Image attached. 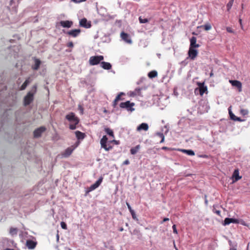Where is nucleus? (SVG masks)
<instances>
[{"label":"nucleus","instance_id":"f257e3e1","mask_svg":"<svg viewBox=\"0 0 250 250\" xmlns=\"http://www.w3.org/2000/svg\"><path fill=\"white\" fill-rule=\"evenodd\" d=\"M65 119L70 123L69 128L74 130L76 128V125L79 123V118L73 112H70L65 116Z\"/></svg>","mask_w":250,"mask_h":250},{"label":"nucleus","instance_id":"f03ea898","mask_svg":"<svg viewBox=\"0 0 250 250\" xmlns=\"http://www.w3.org/2000/svg\"><path fill=\"white\" fill-rule=\"evenodd\" d=\"M37 86L34 85L33 86L32 90L29 91L24 98V104L27 106L31 104L34 98V94L36 93Z\"/></svg>","mask_w":250,"mask_h":250},{"label":"nucleus","instance_id":"7ed1b4c3","mask_svg":"<svg viewBox=\"0 0 250 250\" xmlns=\"http://www.w3.org/2000/svg\"><path fill=\"white\" fill-rule=\"evenodd\" d=\"M197 85L198 87L195 89L194 93L195 95L202 96L205 92L207 91V86L205 85L204 83L198 82Z\"/></svg>","mask_w":250,"mask_h":250},{"label":"nucleus","instance_id":"20e7f679","mask_svg":"<svg viewBox=\"0 0 250 250\" xmlns=\"http://www.w3.org/2000/svg\"><path fill=\"white\" fill-rule=\"evenodd\" d=\"M134 105L135 104L134 103H131L129 101L121 103L120 104V107L121 108L125 109L127 111L130 112H132L135 110V108L133 107Z\"/></svg>","mask_w":250,"mask_h":250},{"label":"nucleus","instance_id":"39448f33","mask_svg":"<svg viewBox=\"0 0 250 250\" xmlns=\"http://www.w3.org/2000/svg\"><path fill=\"white\" fill-rule=\"evenodd\" d=\"M103 60L104 57L101 55L92 56L89 59V62L91 65H95L99 64Z\"/></svg>","mask_w":250,"mask_h":250},{"label":"nucleus","instance_id":"423d86ee","mask_svg":"<svg viewBox=\"0 0 250 250\" xmlns=\"http://www.w3.org/2000/svg\"><path fill=\"white\" fill-rule=\"evenodd\" d=\"M108 138L106 136H104L100 140V144L101 146V147L104 148L106 151H109V150L112 148V146H107V141Z\"/></svg>","mask_w":250,"mask_h":250},{"label":"nucleus","instance_id":"0eeeda50","mask_svg":"<svg viewBox=\"0 0 250 250\" xmlns=\"http://www.w3.org/2000/svg\"><path fill=\"white\" fill-rule=\"evenodd\" d=\"M142 88H136L134 91H130L128 94L130 97H134L135 96L142 97L143 95L141 93Z\"/></svg>","mask_w":250,"mask_h":250},{"label":"nucleus","instance_id":"6e6552de","mask_svg":"<svg viewBox=\"0 0 250 250\" xmlns=\"http://www.w3.org/2000/svg\"><path fill=\"white\" fill-rule=\"evenodd\" d=\"M103 180V177L102 176H101L94 184L90 186V187L89 188V191L94 190V189L98 188L102 183Z\"/></svg>","mask_w":250,"mask_h":250},{"label":"nucleus","instance_id":"1a4fd4ad","mask_svg":"<svg viewBox=\"0 0 250 250\" xmlns=\"http://www.w3.org/2000/svg\"><path fill=\"white\" fill-rule=\"evenodd\" d=\"M103 180V177L102 176H101L94 184L90 186V187L89 188V191L94 190V189L98 188L102 183Z\"/></svg>","mask_w":250,"mask_h":250},{"label":"nucleus","instance_id":"9d476101","mask_svg":"<svg viewBox=\"0 0 250 250\" xmlns=\"http://www.w3.org/2000/svg\"><path fill=\"white\" fill-rule=\"evenodd\" d=\"M46 128L44 126H41L35 129L34 131V136L35 138H39L41 136L42 134L44 132Z\"/></svg>","mask_w":250,"mask_h":250},{"label":"nucleus","instance_id":"9b49d317","mask_svg":"<svg viewBox=\"0 0 250 250\" xmlns=\"http://www.w3.org/2000/svg\"><path fill=\"white\" fill-rule=\"evenodd\" d=\"M229 82L231 84L238 88L239 92L242 91V83L237 80H229Z\"/></svg>","mask_w":250,"mask_h":250},{"label":"nucleus","instance_id":"f8f14e48","mask_svg":"<svg viewBox=\"0 0 250 250\" xmlns=\"http://www.w3.org/2000/svg\"><path fill=\"white\" fill-rule=\"evenodd\" d=\"M198 54V51L196 49H194V48L189 47L188 54L189 57L192 60H194L195 58L196 57Z\"/></svg>","mask_w":250,"mask_h":250},{"label":"nucleus","instance_id":"ddd939ff","mask_svg":"<svg viewBox=\"0 0 250 250\" xmlns=\"http://www.w3.org/2000/svg\"><path fill=\"white\" fill-rule=\"evenodd\" d=\"M80 25L82 27L89 28L91 27V23L90 21H88L86 19L83 18L81 19L80 21Z\"/></svg>","mask_w":250,"mask_h":250},{"label":"nucleus","instance_id":"4468645a","mask_svg":"<svg viewBox=\"0 0 250 250\" xmlns=\"http://www.w3.org/2000/svg\"><path fill=\"white\" fill-rule=\"evenodd\" d=\"M121 38L124 42L126 43L130 44L132 43V41L129 35L128 34L125 33L124 32H122L121 33Z\"/></svg>","mask_w":250,"mask_h":250},{"label":"nucleus","instance_id":"2eb2a0df","mask_svg":"<svg viewBox=\"0 0 250 250\" xmlns=\"http://www.w3.org/2000/svg\"><path fill=\"white\" fill-rule=\"evenodd\" d=\"M75 148V147H73V146L67 148L62 153V157L65 158L69 157Z\"/></svg>","mask_w":250,"mask_h":250},{"label":"nucleus","instance_id":"dca6fc26","mask_svg":"<svg viewBox=\"0 0 250 250\" xmlns=\"http://www.w3.org/2000/svg\"><path fill=\"white\" fill-rule=\"evenodd\" d=\"M238 220L233 218H226L223 223V226L229 225L230 223H238Z\"/></svg>","mask_w":250,"mask_h":250},{"label":"nucleus","instance_id":"f3484780","mask_svg":"<svg viewBox=\"0 0 250 250\" xmlns=\"http://www.w3.org/2000/svg\"><path fill=\"white\" fill-rule=\"evenodd\" d=\"M34 64L32 65V68L34 70H37L39 69L41 64V61L35 57L33 58Z\"/></svg>","mask_w":250,"mask_h":250},{"label":"nucleus","instance_id":"a211bd4d","mask_svg":"<svg viewBox=\"0 0 250 250\" xmlns=\"http://www.w3.org/2000/svg\"><path fill=\"white\" fill-rule=\"evenodd\" d=\"M232 178L233 179V183L236 182L242 178V176H239L238 169L234 170L232 175Z\"/></svg>","mask_w":250,"mask_h":250},{"label":"nucleus","instance_id":"6ab92c4d","mask_svg":"<svg viewBox=\"0 0 250 250\" xmlns=\"http://www.w3.org/2000/svg\"><path fill=\"white\" fill-rule=\"evenodd\" d=\"M81 33V30L80 29H73L68 31L66 34L73 37H78Z\"/></svg>","mask_w":250,"mask_h":250},{"label":"nucleus","instance_id":"aec40b11","mask_svg":"<svg viewBox=\"0 0 250 250\" xmlns=\"http://www.w3.org/2000/svg\"><path fill=\"white\" fill-rule=\"evenodd\" d=\"M60 24L63 27L70 28L73 25V22L69 21H62L60 22Z\"/></svg>","mask_w":250,"mask_h":250},{"label":"nucleus","instance_id":"412c9836","mask_svg":"<svg viewBox=\"0 0 250 250\" xmlns=\"http://www.w3.org/2000/svg\"><path fill=\"white\" fill-rule=\"evenodd\" d=\"M37 243L34 241L31 240H28L26 241V247L30 250L34 249L36 246Z\"/></svg>","mask_w":250,"mask_h":250},{"label":"nucleus","instance_id":"4be33fe9","mask_svg":"<svg viewBox=\"0 0 250 250\" xmlns=\"http://www.w3.org/2000/svg\"><path fill=\"white\" fill-rule=\"evenodd\" d=\"M148 129V125L146 123H142L137 128V131H147Z\"/></svg>","mask_w":250,"mask_h":250},{"label":"nucleus","instance_id":"5701e85b","mask_svg":"<svg viewBox=\"0 0 250 250\" xmlns=\"http://www.w3.org/2000/svg\"><path fill=\"white\" fill-rule=\"evenodd\" d=\"M199 47V45L196 43V38L192 37L190 39V47L196 48Z\"/></svg>","mask_w":250,"mask_h":250},{"label":"nucleus","instance_id":"b1692460","mask_svg":"<svg viewBox=\"0 0 250 250\" xmlns=\"http://www.w3.org/2000/svg\"><path fill=\"white\" fill-rule=\"evenodd\" d=\"M126 206L127 207V208L128 209V210H129L131 214V216H132V218L134 219V220H137L138 221V219L137 218V216H136V215L135 214V211H134L133 209H132V208L131 207L130 205H129V204L127 202L126 203Z\"/></svg>","mask_w":250,"mask_h":250},{"label":"nucleus","instance_id":"393cba45","mask_svg":"<svg viewBox=\"0 0 250 250\" xmlns=\"http://www.w3.org/2000/svg\"><path fill=\"white\" fill-rule=\"evenodd\" d=\"M8 241L7 238L0 239V248H5L7 247Z\"/></svg>","mask_w":250,"mask_h":250},{"label":"nucleus","instance_id":"a878e982","mask_svg":"<svg viewBox=\"0 0 250 250\" xmlns=\"http://www.w3.org/2000/svg\"><path fill=\"white\" fill-rule=\"evenodd\" d=\"M101 67L105 70H109L111 68V64L109 62H101Z\"/></svg>","mask_w":250,"mask_h":250},{"label":"nucleus","instance_id":"bb28decb","mask_svg":"<svg viewBox=\"0 0 250 250\" xmlns=\"http://www.w3.org/2000/svg\"><path fill=\"white\" fill-rule=\"evenodd\" d=\"M179 150L189 156H194L195 155L194 151L191 149H180Z\"/></svg>","mask_w":250,"mask_h":250},{"label":"nucleus","instance_id":"cd10ccee","mask_svg":"<svg viewBox=\"0 0 250 250\" xmlns=\"http://www.w3.org/2000/svg\"><path fill=\"white\" fill-rule=\"evenodd\" d=\"M75 133L78 139H83L84 138V134L80 131H76Z\"/></svg>","mask_w":250,"mask_h":250},{"label":"nucleus","instance_id":"c85d7f7f","mask_svg":"<svg viewBox=\"0 0 250 250\" xmlns=\"http://www.w3.org/2000/svg\"><path fill=\"white\" fill-rule=\"evenodd\" d=\"M140 148V146L137 145L135 147H132L130 149V153L132 155L136 154Z\"/></svg>","mask_w":250,"mask_h":250},{"label":"nucleus","instance_id":"c756f323","mask_svg":"<svg viewBox=\"0 0 250 250\" xmlns=\"http://www.w3.org/2000/svg\"><path fill=\"white\" fill-rule=\"evenodd\" d=\"M29 83H30L29 78H28L25 81V82L23 83L21 85V86L20 88V89L21 90H24L26 88V87H27V86L28 85V84Z\"/></svg>","mask_w":250,"mask_h":250},{"label":"nucleus","instance_id":"7c9ffc66","mask_svg":"<svg viewBox=\"0 0 250 250\" xmlns=\"http://www.w3.org/2000/svg\"><path fill=\"white\" fill-rule=\"evenodd\" d=\"M157 76V72L155 70H153L150 72H149L148 73V76L150 78H153Z\"/></svg>","mask_w":250,"mask_h":250},{"label":"nucleus","instance_id":"2f4dec72","mask_svg":"<svg viewBox=\"0 0 250 250\" xmlns=\"http://www.w3.org/2000/svg\"><path fill=\"white\" fill-rule=\"evenodd\" d=\"M104 131L110 136H111L112 138H114L113 131L109 128H105Z\"/></svg>","mask_w":250,"mask_h":250},{"label":"nucleus","instance_id":"473e14b6","mask_svg":"<svg viewBox=\"0 0 250 250\" xmlns=\"http://www.w3.org/2000/svg\"><path fill=\"white\" fill-rule=\"evenodd\" d=\"M228 110H229V116H230V118L231 120L234 121V120H235L234 119L235 118L236 116L232 113V112L231 111V106L229 107Z\"/></svg>","mask_w":250,"mask_h":250},{"label":"nucleus","instance_id":"72a5a7b5","mask_svg":"<svg viewBox=\"0 0 250 250\" xmlns=\"http://www.w3.org/2000/svg\"><path fill=\"white\" fill-rule=\"evenodd\" d=\"M125 94L124 92H120L116 97L115 99V102H118L120 100H121V96L122 95H125Z\"/></svg>","mask_w":250,"mask_h":250},{"label":"nucleus","instance_id":"f704fd0d","mask_svg":"<svg viewBox=\"0 0 250 250\" xmlns=\"http://www.w3.org/2000/svg\"><path fill=\"white\" fill-rule=\"evenodd\" d=\"M9 232L12 235H16L17 234V229L15 228H11Z\"/></svg>","mask_w":250,"mask_h":250},{"label":"nucleus","instance_id":"c9c22d12","mask_svg":"<svg viewBox=\"0 0 250 250\" xmlns=\"http://www.w3.org/2000/svg\"><path fill=\"white\" fill-rule=\"evenodd\" d=\"M139 22L141 23H146L148 22V20L147 19H146V18H142L141 17H140L139 18Z\"/></svg>","mask_w":250,"mask_h":250},{"label":"nucleus","instance_id":"e433bc0d","mask_svg":"<svg viewBox=\"0 0 250 250\" xmlns=\"http://www.w3.org/2000/svg\"><path fill=\"white\" fill-rule=\"evenodd\" d=\"M203 26L204 27L205 30H206L207 31L209 30L211 28V26L209 23L206 24Z\"/></svg>","mask_w":250,"mask_h":250},{"label":"nucleus","instance_id":"4c0bfd02","mask_svg":"<svg viewBox=\"0 0 250 250\" xmlns=\"http://www.w3.org/2000/svg\"><path fill=\"white\" fill-rule=\"evenodd\" d=\"M61 226L62 228L64 229H67V225H66V223L64 222H62L61 223Z\"/></svg>","mask_w":250,"mask_h":250},{"label":"nucleus","instance_id":"58836bf2","mask_svg":"<svg viewBox=\"0 0 250 250\" xmlns=\"http://www.w3.org/2000/svg\"><path fill=\"white\" fill-rule=\"evenodd\" d=\"M232 4H233L231 3V2H229V3L227 4V7L228 11H229L231 9Z\"/></svg>","mask_w":250,"mask_h":250},{"label":"nucleus","instance_id":"ea45409f","mask_svg":"<svg viewBox=\"0 0 250 250\" xmlns=\"http://www.w3.org/2000/svg\"><path fill=\"white\" fill-rule=\"evenodd\" d=\"M172 229H173V233H174L175 234H177L178 233V231H177V230L176 229V225H173L172 226Z\"/></svg>","mask_w":250,"mask_h":250},{"label":"nucleus","instance_id":"a19ab883","mask_svg":"<svg viewBox=\"0 0 250 250\" xmlns=\"http://www.w3.org/2000/svg\"><path fill=\"white\" fill-rule=\"evenodd\" d=\"M226 30L229 33H234V31L229 27H227Z\"/></svg>","mask_w":250,"mask_h":250},{"label":"nucleus","instance_id":"79ce46f5","mask_svg":"<svg viewBox=\"0 0 250 250\" xmlns=\"http://www.w3.org/2000/svg\"><path fill=\"white\" fill-rule=\"evenodd\" d=\"M156 135L160 137L161 138H163V137H165L163 133L161 132H157Z\"/></svg>","mask_w":250,"mask_h":250},{"label":"nucleus","instance_id":"37998d69","mask_svg":"<svg viewBox=\"0 0 250 250\" xmlns=\"http://www.w3.org/2000/svg\"><path fill=\"white\" fill-rule=\"evenodd\" d=\"M198 157L200 158H208V155H207L206 154L199 155L198 156Z\"/></svg>","mask_w":250,"mask_h":250},{"label":"nucleus","instance_id":"c03bdc74","mask_svg":"<svg viewBox=\"0 0 250 250\" xmlns=\"http://www.w3.org/2000/svg\"><path fill=\"white\" fill-rule=\"evenodd\" d=\"M78 108L81 111V114H83V109L82 106L81 105H79Z\"/></svg>","mask_w":250,"mask_h":250},{"label":"nucleus","instance_id":"a18cd8bd","mask_svg":"<svg viewBox=\"0 0 250 250\" xmlns=\"http://www.w3.org/2000/svg\"><path fill=\"white\" fill-rule=\"evenodd\" d=\"M67 46L69 47H73V43L71 42H69L68 43H67Z\"/></svg>","mask_w":250,"mask_h":250},{"label":"nucleus","instance_id":"49530a36","mask_svg":"<svg viewBox=\"0 0 250 250\" xmlns=\"http://www.w3.org/2000/svg\"><path fill=\"white\" fill-rule=\"evenodd\" d=\"M123 164L125 165H127L129 164V161L128 160H126L123 162Z\"/></svg>","mask_w":250,"mask_h":250},{"label":"nucleus","instance_id":"de8ad7c7","mask_svg":"<svg viewBox=\"0 0 250 250\" xmlns=\"http://www.w3.org/2000/svg\"><path fill=\"white\" fill-rule=\"evenodd\" d=\"M117 102H115V99L113 102L112 105L114 107H115L117 105Z\"/></svg>","mask_w":250,"mask_h":250},{"label":"nucleus","instance_id":"09e8293b","mask_svg":"<svg viewBox=\"0 0 250 250\" xmlns=\"http://www.w3.org/2000/svg\"><path fill=\"white\" fill-rule=\"evenodd\" d=\"M111 142H113V143H115L116 145H118L119 144V141H117V140H113L111 141Z\"/></svg>","mask_w":250,"mask_h":250},{"label":"nucleus","instance_id":"8fccbe9b","mask_svg":"<svg viewBox=\"0 0 250 250\" xmlns=\"http://www.w3.org/2000/svg\"><path fill=\"white\" fill-rule=\"evenodd\" d=\"M234 119L235 120H234V121H242V120L239 117H236Z\"/></svg>","mask_w":250,"mask_h":250},{"label":"nucleus","instance_id":"3c124183","mask_svg":"<svg viewBox=\"0 0 250 250\" xmlns=\"http://www.w3.org/2000/svg\"><path fill=\"white\" fill-rule=\"evenodd\" d=\"M241 112L243 115H246L248 113V111L245 110H242Z\"/></svg>","mask_w":250,"mask_h":250},{"label":"nucleus","instance_id":"603ef678","mask_svg":"<svg viewBox=\"0 0 250 250\" xmlns=\"http://www.w3.org/2000/svg\"><path fill=\"white\" fill-rule=\"evenodd\" d=\"M16 0H11L10 1V5L12 6L14 3L15 2Z\"/></svg>","mask_w":250,"mask_h":250},{"label":"nucleus","instance_id":"864d4df0","mask_svg":"<svg viewBox=\"0 0 250 250\" xmlns=\"http://www.w3.org/2000/svg\"><path fill=\"white\" fill-rule=\"evenodd\" d=\"M168 220H169V218H164L163 220V221H162V223H163L164 222H166L167 221H168Z\"/></svg>","mask_w":250,"mask_h":250},{"label":"nucleus","instance_id":"5fc2aeb1","mask_svg":"<svg viewBox=\"0 0 250 250\" xmlns=\"http://www.w3.org/2000/svg\"><path fill=\"white\" fill-rule=\"evenodd\" d=\"M162 149L163 150H169V148L168 147H166V146H163V147L162 148Z\"/></svg>","mask_w":250,"mask_h":250},{"label":"nucleus","instance_id":"6e6d98bb","mask_svg":"<svg viewBox=\"0 0 250 250\" xmlns=\"http://www.w3.org/2000/svg\"><path fill=\"white\" fill-rule=\"evenodd\" d=\"M164 141H165V137H163V138H161L160 143H163L164 142Z\"/></svg>","mask_w":250,"mask_h":250},{"label":"nucleus","instance_id":"4d7b16f0","mask_svg":"<svg viewBox=\"0 0 250 250\" xmlns=\"http://www.w3.org/2000/svg\"><path fill=\"white\" fill-rule=\"evenodd\" d=\"M86 0H78L77 1V3H81L82 2H83V1H86Z\"/></svg>","mask_w":250,"mask_h":250},{"label":"nucleus","instance_id":"13d9d810","mask_svg":"<svg viewBox=\"0 0 250 250\" xmlns=\"http://www.w3.org/2000/svg\"><path fill=\"white\" fill-rule=\"evenodd\" d=\"M229 250H237L235 247H231L230 248Z\"/></svg>","mask_w":250,"mask_h":250},{"label":"nucleus","instance_id":"bf43d9fd","mask_svg":"<svg viewBox=\"0 0 250 250\" xmlns=\"http://www.w3.org/2000/svg\"><path fill=\"white\" fill-rule=\"evenodd\" d=\"M216 213L218 215H220V213H221V211L220 210H216Z\"/></svg>","mask_w":250,"mask_h":250},{"label":"nucleus","instance_id":"052dcab7","mask_svg":"<svg viewBox=\"0 0 250 250\" xmlns=\"http://www.w3.org/2000/svg\"><path fill=\"white\" fill-rule=\"evenodd\" d=\"M205 204H206V205H208V200H207L206 199H205Z\"/></svg>","mask_w":250,"mask_h":250},{"label":"nucleus","instance_id":"680f3d73","mask_svg":"<svg viewBox=\"0 0 250 250\" xmlns=\"http://www.w3.org/2000/svg\"><path fill=\"white\" fill-rule=\"evenodd\" d=\"M72 1H74V2L77 3V1L78 0H71Z\"/></svg>","mask_w":250,"mask_h":250},{"label":"nucleus","instance_id":"e2e57ef3","mask_svg":"<svg viewBox=\"0 0 250 250\" xmlns=\"http://www.w3.org/2000/svg\"><path fill=\"white\" fill-rule=\"evenodd\" d=\"M3 250H14L13 249H8V248H6L5 249Z\"/></svg>","mask_w":250,"mask_h":250},{"label":"nucleus","instance_id":"0e129e2a","mask_svg":"<svg viewBox=\"0 0 250 250\" xmlns=\"http://www.w3.org/2000/svg\"><path fill=\"white\" fill-rule=\"evenodd\" d=\"M213 73H212V72H211V73H210V77H212V76H213Z\"/></svg>","mask_w":250,"mask_h":250},{"label":"nucleus","instance_id":"69168bd1","mask_svg":"<svg viewBox=\"0 0 250 250\" xmlns=\"http://www.w3.org/2000/svg\"><path fill=\"white\" fill-rule=\"evenodd\" d=\"M239 22H240V24L241 25V24H242V20L241 19H239Z\"/></svg>","mask_w":250,"mask_h":250},{"label":"nucleus","instance_id":"338daca9","mask_svg":"<svg viewBox=\"0 0 250 250\" xmlns=\"http://www.w3.org/2000/svg\"><path fill=\"white\" fill-rule=\"evenodd\" d=\"M233 0H230L229 2H231V3L233 4Z\"/></svg>","mask_w":250,"mask_h":250},{"label":"nucleus","instance_id":"774afa93","mask_svg":"<svg viewBox=\"0 0 250 250\" xmlns=\"http://www.w3.org/2000/svg\"><path fill=\"white\" fill-rule=\"evenodd\" d=\"M120 231H123V228H121V229H120Z\"/></svg>","mask_w":250,"mask_h":250}]
</instances>
